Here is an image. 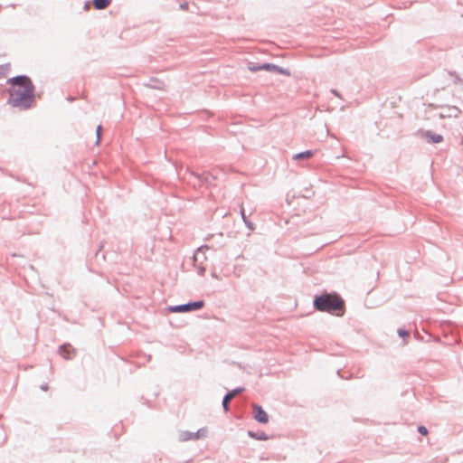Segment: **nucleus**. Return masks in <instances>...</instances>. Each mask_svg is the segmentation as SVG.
Here are the masks:
<instances>
[{"label":"nucleus","instance_id":"0eeeda50","mask_svg":"<svg viewBox=\"0 0 463 463\" xmlns=\"http://www.w3.org/2000/svg\"><path fill=\"white\" fill-rule=\"evenodd\" d=\"M253 410V418L260 423L266 424L269 422V415L268 413L263 410V408L256 403H253L252 405Z\"/></svg>","mask_w":463,"mask_h":463},{"label":"nucleus","instance_id":"f8f14e48","mask_svg":"<svg viewBox=\"0 0 463 463\" xmlns=\"http://www.w3.org/2000/svg\"><path fill=\"white\" fill-rule=\"evenodd\" d=\"M240 213L241 215V218H242V221L243 222L245 223L246 227L250 230V231H254L255 230V224L253 222H251L248 217L246 216L245 214V210L243 208V205L241 204V209H240Z\"/></svg>","mask_w":463,"mask_h":463},{"label":"nucleus","instance_id":"bb28decb","mask_svg":"<svg viewBox=\"0 0 463 463\" xmlns=\"http://www.w3.org/2000/svg\"><path fill=\"white\" fill-rule=\"evenodd\" d=\"M177 116L179 117H182V116H191L190 113H181V114H178Z\"/></svg>","mask_w":463,"mask_h":463},{"label":"nucleus","instance_id":"5701e85b","mask_svg":"<svg viewBox=\"0 0 463 463\" xmlns=\"http://www.w3.org/2000/svg\"><path fill=\"white\" fill-rule=\"evenodd\" d=\"M179 9L183 11H187L189 9V4L187 2H183L179 5Z\"/></svg>","mask_w":463,"mask_h":463},{"label":"nucleus","instance_id":"f03ea898","mask_svg":"<svg viewBox=\"0 0 463 463\" xmlns=\"http://www.w3.org/2000/svg\"><path fill=\"white\" fill-rule=\"evenodd\" d=\"M315 310L326 312L334 316L342 317L345 312V303L341 296L335 292L326 291L317 295L313 300Z\"/></svg>","mask_w":463,"mask_h":463},{"label":"nucleus","instance_id":"393cba45","mask_svg":"<svg viewBox=\"0 0 463 463\" xmlns=\"http://www.w3.org/2000/svg\"><path fill=\"white\" fill-rule=\"evenodd\" d=\"M75 99H76V98H75V97H73V96H71V95H68V96L66 97V100H67V101H69V102H72V101H74Z\"/></svg>","mask_w":463,"mask_h":463},{"label":"nucleus","instance_id":"39448f33","mask_svg":"<svg viewBox=\"0 0 463 463\" xmlns=\"http://www.w3.org/2000/svg\"><path fill=\"white\" fill-rule=\"evenodd\" d=\"M209 250V246L203 245L197 249L194 254V264L198 269V274L204 275L205 268L202 266L203 262L206 260L205 250Z\"/></svg>","mask_w":463,"mask_h":463},{"label":"nucleus","instance_id":"6ab92c4d","mask_svg":"<svg viewBox=\"0 0 463 463\" xmlns=\"http://www.w3.org/2000/svg\"><path fill=\"white\" fill-rule=\"evenodd\" d=\"M194 439H199L202 437H205L206 435V430L205 429H200L198 431L194 432L193 434Z\"/></svg>","mask_w":463,"mask_h":463},{"label":"nucleus","instance_id":"4be33fe9","mask_svg":"<svg viewBox=\"0 0 463 463\" xmlns=\"http://www.w3.org/2000/svg\"><path fill=\"white\" fill-rule=\"evenodd\" d=\"M418 431H419V433H420L423 436H426L429 433L428 429L423 425H420L418 427Z\"/></svg>","mask_w":463,"mask_h":463},{"label":"nucleus","instance_id":"9b49d317","mask_svg":"<svg viewBox=\"0 0 463 463\" xmlns=\"http://www.w3.org/2000/svg\"><path fill=\"white\" fill-rule=\"evenodd\" d=\"M192 175H194L201 184H212L213 180L214 179L213 176H212L209 173H203V174H197L194 172H192Z\"/></svg>","mask_w":463,"mask_h":463},{"label":"nucleus","instance_id":"6e6552de","mask_svg":"<svg viewBox=\"0 0 463 463\" xmlns=\"http://www.w3.org/2000/svg\"><path fill=\"white\" fill-rule=\"evenodd\" d=\"M76 353V349L71 344H63L59 347V354L66 360L74 358Z\"/></svg>","mask_w":463,"mask_h":463},{"label":"nucleus","instance_id":"2eb2a0df","mask_svg":"<svg viewBox=\"0 0 463 463\" xmlns=\"http://www.w3.org/2000/svg\"><path fill=\"white\" fill-rule=\"evenodd\" d=\"M313 156H314V151L307 150V151L296 154L293 156V158L296 159V160H305V159L311 158Z\"/></svg>","mask_w":463,"mask_h":463},{"label":"nucleus","instance_id":"ddd939ff","mask_svg":"<svg viewBox=\"0 0 463 463\" xmlns=\"http://www.w3.org/2000/svg\"><path fill=\"white\" fill-rule=\"evenodd\" d=\"M111 2L112 0H92L93 7L96 10H103L107 8Z\"/></svg>","mask_w":463,"mask_h":463},{"label":"nucleus","instance_id":"b1692460","mask_svg":"<svg viewBox=\"0 0 463 463\" xmlns=\"http://www.w3.org/2000/svg\"><path fill=\"white\" fill-rule=\"evenodd\" d=\"M330 92L338 98H342L340 92L336 89H331Z\"/></svg>","mask_w":463,"mask_h":463},{"label":"nucleus","instance_id":"c85d7f7f","mask_svg":"<svg viewBox=\"0 0 463 463\" xmlns=\"http://www.w3.org/2000/svg\"><path fill=\"white\" fill-rule=\"evenodd\" d=\"M9 6H11V7H15V6H16V5H15V4H10V5H9Z\"/></svg>","mask_w":463,"mask_h":463},{"label":"nucleus","instance_id":"4468645a","mask_svg":"<svg viewBox=\"0 0 463 463\" xmlns=\"http://www.w3.org/2000/svg\"><path fill=\"white\" fill-rule=\"evenodd\" d=\"M248 435L249 437L252 438V439H258V440H267L269 439V437L268 435L264 432V431H252V430H249L248 431Z\"/></svg>","mask_w":463,"mask_h":463},{"label":"nucleus","instance_id":"c756f323","mask_svg":"<svg viewBox=\"0 0 463 463\" xmlns=\"http://www.w3.org/2000/svg\"><path fill=\"white\" fill-rule=\"evenodd\" d=\"M438 116L442 117V116H445V115L442 114V113H439Z\"/></svg>","mask_w":463,"mask_h":463},{"label":"nucleus","instance_id":"412c9836","mask_svg":"<svg viewBox=\"0 0 463 463\" xmlns=\"http://www.w3.org/2000/svg\"><path fill=\"white\" fill-rule=\"evenodd\" d=\"M397 333H398L399 336H401L402 338L410 336V331L403 329V328H399Z\"/></svg>","mask_w":463,"mask_h":463},{"label":"nucleus","instance_id":"7ed1b4c3","mask_svg":"<svg viewBox=\"0 0 463 463\" xmlns=\"http://www.w3.org/2000/svg\"><path fill=\"white\" fill-rule=\"evenodd\" d=\"M248 69L251 72H258L260 71H266L269 72H273L276 74L285 75V76H290L291 72L289 69L284 68L281 66H279L275 63L271 62H248Z\"/></svg>","mask_w":463,"mask_h":463},{"label":"nucleus","instance_id":"a211bd4d","mask_svg":"<svg viewBox=\"0 0 463 463\" xmlns=\"http://www.w3.org/2000/svg\"><path fill=\"white\" fill-rule=\"evenodd\" d=\"M194 432H190V431H183L181 432L180 434V440L181 441H187V440H191V439H194Z\"/></svg>","mask_w":463,"mask_h":463},{"label":"nucleus","instance_id":"f3484780","mask_svg":"<svg viewBox=\"0 0 463 463\" xmlns=\"http://www.w3.org/2000/svg\"><path fill=\"white\" fill-rule=\"evenodd\" d=\"M10 71V64L5 63L0 65V79L5 78Z\"/></svg>","mask_w":463,"mask_h":463},{"label":"nucleus","instance_id":"dca6fc26","mask_svg":"<svg viewBox=\"0 0 463 463\" xmlns=\"http://www.w3.org/2000/svg\"><path fill=\"white\" fill-rule=\"evenodd\" d=\"M449 74L453 78V83L463 85V79L459 76V74L457 71H451L449 72Z\"/></svg>","mask_w":463,"mask_h":463},{"label":"nucleus","instance_id":"aec40b11","mask_svg":"<svg viewBox=\"0 0 463 463\" xmlns=\"http://www.w3.org/2000/svg\"><path fill=\"white\" fill-rule=\"evenodd\" d=\"M96 135H97L96 144L99 145L100 142V139H101V135H102V126L101 125L97 126Z\"/></svg>","mask_w":463,"mask_h":463},{"label":"nucleus","instance_id":"423d86ee","mask_svg":"<svg viewBox=\"0 0 463 463\" xmlns=\"http://www.w3.org/2000/svg\"><path fill=\"white\" fill-rule=\"evenodd\" d=\"M244 391V388L243 387H237L232 391H229L223 397L222 399V408H223V411L225 412H228L230 411V402L231 401H232V399L241 393L242 392Z\"/></svg>","mask_w":463,"mask_h":463},{"label":"nucleus","instance_id":"cd10ccee","mask_svg":"<svg viewBox=\"0 0 463 463\" xmlns=\"http://www.w3.org/2000/svg\"><path fill=\"white\" fill-rule=\"evenodd\" d=\"M87 8H88V2H86L84 5V9H87Z\"/></svg>","mask_w":463,"mask_h":463},{"label":"nucleus","instance_id":"1a4fd4ad","mask_svg":"<svg viewBox=\"0 0 463 463\" xmlns=\"http://www.w3.org/2000/svg\"><path fill=\"white\" fill-rule=\"evenodd\" d=\"M420 137L430 144H438L443 141V137L439 134L433 133L430 130L420 131Z\"/></svg>","mask_w":463,"mask_h":463},{"label":"nucleus","instance_id":"9d476101","mask_svg":"<svg viewBox=\"0 0 463 463\" xmlns=\"http://www.w3.org/2000/svg\"><path fill=\"white\" fill-rule=\"evenodd\" d=\"M144 86L148 87L150 89L161 90L165 89V84L163 80L156 77H151L148 79L146 82L144 83Z\"/></svg>","mask_w":463,"mask_h":463},{"label":"nucleus","instance_id":"20e7f679","mask_svg":"<svg viewBox=\"0 0 463 463\" xmlns=\"http://www.w3.org/2000/svg\"><path fill=\"white\" fill-rule=\"evenodd\" d=\"M205 306L203 300L191 301L185 304L170 306L168 310L172 313H186L202 309Z\"/></svg>","mask_w":463,"mask_h":463},{"label":"nucleus","instance_id":"7c9ffc66","mask_svg":"<svg viewBox=\"0 0 463 463\" xmlns=\"http://www.w3.org/2000/svg\"><path fill=\"white\" fill-rule=\"evenodd\" d=\"M2 9V5H0V10Z\"/></svg>","mask_w":463,"mask_h":463},{"label":"nucleus","instance_id":"a878e982","mask_svg":"<svg viewBox=\"0 0 463 463\" xmlns=\"http://www.w3.org/2000/svg\"><path fill=\"white\" fill-rule=\"evenodd\" d=\"M41 389H42L43 391H47V390H48V384H47V383H43V384H42V385H41Z\"/></svg>","mask_w":463,"mask_h":463},{"label":"nucleus","instance_id":"f257e3e1","mask_svg":"<svg viewBox=\"0 0 463 463\" xmlns=\"http://www.w3.org/2000/svg\"><path fill=\"white\" fill-rule=\"evenodd\" d=\"M10 84L7 89L6 104L20 111L33 109L36 106L35 85L26 74H19L7 80Z\"/></svg>","mask_w":463,"mask_h":463}]
</instances>
